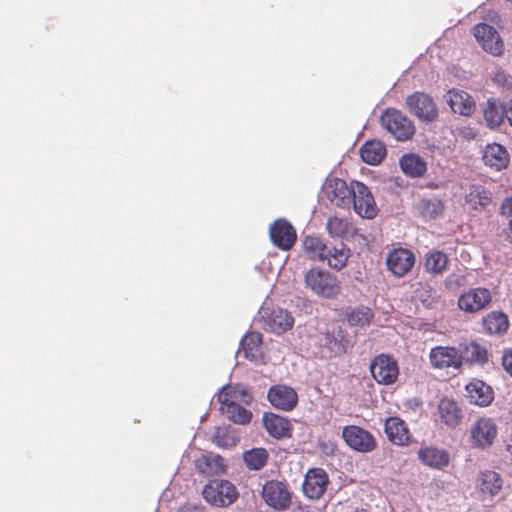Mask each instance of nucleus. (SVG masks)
Listing matches in <instances>:
<instances>
[{
	"instance_id": "a18cd8bd",
	"label": "nucleus",
	"mask_w": 512,
	"mask_h": 512,
	"mask_svg": "<svg viewBox=\"0 0 512 512\" xmlns=\"http://www.w3.org/2000/svg\"><path fill=\"white\" fill-rule=\"evenodd\" d=\"M503 369L512 377V349H506L501 358Z\"/></svg>"
},
{
	"instance_id": "9b49d317",
	"label": "nucleus",
	"mask_w": 512,
	"mask_h": 512,
	"mask_svg": "<svg viewBox=\"0 0 512 512\" xmlns=\"http://www.w3.org/2000/svg\"><path fill=\"white\" fill-rule=\"evenodd\" d=\"M502 486L503 479L499 473L484 470L477 475L475 493L481 501H491L501 491Z\"/></svg>"
},
{
	"instance_id": "2eb2a0df",
	"label": "nucleus",
	"mask_w": 512,
	"mask_h": 512,
	"mask_svg": "<svg viewBox=\"0 0 512 512\" xmlns=\"http://www.w3.org/2000/svg\"><path fill=\"white\" fill-rule=\"evenodd\" d=\"M272 243L281 250H290L296 240L295 228L285 219H278L270 226L269 230Z\"/></svg>"
},
{
	"instance_id": "79ce46f5",
	"label": "nucleus",
	"mask_w": 512,
	"mask_h": 512,
	"mask_svg": "<svg viewBox=\"0 0 512 512\" xmlns=\"http://www.w3.org/2000/svg\"><path fill=\"white\" fill-rule=\"evenodd\" d=\"M373 311L368 307H357L346 313L347 321L351 326L369 325L373 319Z\"/></svg>"
},
{
	"instance_id": "c03bdc74",
	"label": "nucleus",
	"mask_w": 512,
	"mask_h": 512,
	"mask_svg": "<svg viewBox=\"0 0 512 512\" xmlns=\"http://www.w3.org/2000/svg\"><path fill=\"white\" fill-rule=\"evenodd\" d=\"M244 462L252 470L261 469L267 462V450H246L243 454Z\"/></svg>"
},
{
	"instance_id": "0eeeda50",
	"label": "nucleus",
	"mask_w": 512,
	"mask_h": 512,
	"mask_svg": "<svg viewBox=\"0 0 512 512\" xmlns=\"http://www.w3.org/2000/svg\"><path fill=\"white\" fill-rule=\"evenodd\" d=\"M429 360L433 368L460 370L463 365L461 350L452 346H436L430 350Z\"/></svg>"
},
{
	"instance_id": "3c124183",
	"label": "nucleus",
	"mask_w": 512,
	"mask_h": 512,
	"mask_svg": "<svg viewBox=\"0 0 512 512\" xmlns=\"http://www.w3.org/2000/svg\"><path fill=\"white\" fill-rule=\"evenodd\" d=\"M508 229L511 233V239H510V242L512 243V218L510 219L509 223H508Z\"/></svg>"
},
{
	"instance_id": "ea45409f",
	"label": "nucleus",
	"mask_w": 512,
	"mask_h": 512,
	"mask_svg": "<svg viewBox=\"0 0 512 512\" xmlns=\"http://www.w3.org/2000/svg\"><path fill=\"white\" fill-rule=\"evenodd\" d=\"M419 459L426 465L434 468L446 466L449 455L445 450H419Z\"/></svg>"
},
{
	"instance_id": "e433bc0d",
	"label": "nucleus",
	"mask_w": 512,
	"mask_h": 512,
	"mask_svg": "<svg viewBox=\"0 0 512 512\" xmlns=\"http://www.w3.org/2000/svg\"><path fill=\"white\" fill-rule=\"evenodd\" d=\"M349 256L350 250L344 244H340V246L327 247L325 260L332 269L340 271L347 265Z\"/></svg>"
},
{
	"instance_id": "a211bd4d",
	"label": "nucleus",
	"mask_w": 512,
	"mask_h": 512,
	"mask_svg": "<svg viewBox=\"0 0 512 512\" xmlns=\"http://www.w3.org/2000/svg\"><path fill=\"white\" fill-rule=\"evenodd\" d=\"M218 401L220 411H223L238 404L250 405L253 401V395L244 387L226 385L220 390Z\"/></svg>"
},
{
	"instance_id": "393cba45",
	"label": "nucleus",
	"mask_w": 512,
	"mask_h": 512,
	"mask_svg": "<svg viewBox=\"0 0 512 512\" xmlns=\"http://www.w3.org/2000/svg\"><path fill=\"white\" fill-rule=\"evenodd\" d=\"M342 438L350 448H374L376 445L373 435L357 425L345 426Z\"/></svg>"
},
{
	"instance_id": "2f4dec72",
	"label": "nucleus",
	"mask_w": 512,
	"mask_h": 512,
	"mask_svg": "<svg viewBox=\"0 0 512 512\" xmlns=\"http://www.w3.org/2000/svg\"><path fill=\"white\" fill-rule=\"evenodd\" d=\"M440 419L449 427H456L462 420L461 409L454 400L444 398L438 405Z\"/></svg>"
},
{
	"instance_id": "37998d69",
	"label": "nucleus",
	"mask_w": 512,
	"mask_h": 512,
	"mask_svg": "<svg viewBox=\"0 0 512 512\" xmlns=\"http://www.w3.org/2000/svg\"><path fill=\"white\" fill-rule=\"evenodd\" d=\"M227 418L235 424L248 425L253 417L250 410L243 407V404L233 406V408H226L221 411Z\"/></svg>"
},
{
	"instance_id": "423d86ee",
	"label": "nucleus",
	"mask_w": 512,
	"mask_h": 512,
	"mask_svg": "<svg viewBox=\"0 0 512 512\" xmlns=\"http://www.w3.org/2000/svg\"><path fill=\"white\" fill-rule=\"evenodd\" d=\"M492 298V292L488 288H470L459 296L457 305L461 311L474 314L489 307Z\"/></svg>"
},
{
	"instance_id": "dca6fc26",
	"label": "nucleus",
	"mask_w": 512,
	"mask_h": 512,
	"mask_svg": "<svg viewBox=\"0 0 512 512\" xmlns=\"http://www.w3.org/2000/svg\"><path fill=\"white\" fill-rule=\"evenodd\" d=\"M267 398L274 408L282 411H291L298 403L297 392L292 387L282 384L271 386Z\"/></svg>"
},
{
	"instance_id": "c756f323",
	"label": "nucleus",
	"mask_w": 512,
	"mask_h": 512,
	"mask_svg": "<svg viewBox=\"0 0 512 512\" xmlns=\"http://www.w3.org/2000/svg\"><path fill=\"white\" fill-rule=\"evenodd\" d=\"M483 329L490 335H502L509 328L508 316L501 311H491L482 319Z\"/></svg>"
},
{
	"instance_id": "412c9836",
	"label": "nucleus",
	"mask_w": 512,
	"mask_h": 512,
	"mask_svg": "<svg viewBox=\"0 0 512 512\" xmlns=\"http://www.w3.org/2000/svg\"><path fill=\"white\" fill-rule=\"evenodd\" d=\"M465 391L469 402L480 407L489 406L495 398L493 388L480 379H472Z\"/></svg>"
},
{
	"instance_id": "4c0bfd02",
	"label": "nucleus",
	"mask_w": 512,
	"mask_h": 512,
	"mask_svg": "<svg viewBox=\"0 0 512 512\" xmlns=\"http://www.w3.org/2000/svg\"><path fill=\"white\" fill-rule=\"evenodd\" d=\"M444 203L438 198H423L419 201L417 209L423 218L432 220L444 212Z\"/></svg>"
},
{
	"instance_id": "a19ab883",
	"label": "nucleus",
	"mask_w": 512,
	"mask_h": 512,
	"mask_svg": "<svg viewBox=\"0 0 512 512\" xmlns=\"http://www.w3.org/2000/svg\"><path fill=\"white\" fill-rule=\"evenodd\" d=\"M326 229L332 238H344L350 232L351 222L348 218L332 216L327 220Z\"/></svg>"
},
{
	"instance_id": "c85d7f7f",
	"label": "nucleus",
	"mask_w": 512,
	"mask_h": 512,
	"mask_svg": "<svg viewBox=\"0 0 512 512\" xmlns=\"http://www.w3.org/2000/svg\"><path fill=\"white\" fill-rule=\"evenodd\" d=\"M387 438L398 446L410 444L411 434L406 423L399 417H389L385 422Z\"/></svg>"
},
{
	"instance_id": "cd10ccee",
	"label": "nucleus",
	"mask_w": 512,
	"mask_h": 512,
	"mask_svg": "<svg viewBox=\"0 0 512 512\" xmlns=\"http://www.w3.org/2000/svg\"><path fill=\"white\" fill-rule=\"evenodd\" d=\"M482 114L486 126L490 129H497L505 122L506 105L498 99L489 98L482 106Z\"/></svg>"
},
{
	"instance_id": "6e6552de",
	"label": "nucleus",
	"mask_w": 512,
	"mask_h": 512,
	"mask_svg": "<svg viewBox=\"0 0 512 512\" xmlns=\"http://www.w3.org/2000/svg\"><path fill=\"white\" fill-rule=\"evenodd\" d=\"M261 494L264 502L276 511H285L290 507L291 493L281 481H267L263 485Z\"/></svg>"
},
{
	"instance_id": "aec40b11",
	"label": "nucleus",
	"mask_w": 512,
	"mask_h": 512,
	"mask_svg": "<svg viewBox=\"0 0 512 512\" xmlns=\"http://www.w3.org/2000/svg\"><path fill=\"white\" fill-rule=\"evenodd\" d=\"M196 470L205 477L219 476L226 472L227 463L217 453L206 451L195 461Z\"/></svg>"
},
{
	"instance_id": "20e7f679",
	"label": "nucleus",
	"mask_w": 512,
	"mask_h": 512,
	"mask_svg": "<svg viewBox=\"0 0 512 512\" xmlns=\"http://www.w3.org/2000/svg\"><path fill=\"white\" fill-rule=\"evenodd\" d=\"M409 112L422 122L432 123L439 116L438 107L432 96L425 92H414L405 100Z\"/></svg>"
},
{
	"instance_id": "5701e85b",
	"label": "nucleus",
	"mask_w": 512,
	"mask_h": 512,
	"mask_svg": "<svg viewBox=\"0 0 512 512\" xmlns=\"http://www.w3.org/2000/svg\"><path fill=\"white\" fill-rule=\"evenodd\" d=\"M240 344L239 352H242L246 359L256 364L264 363L263 336L260 332L246 333Z\"/></svg>"
},
{
	"instance_id": "a878e982",
	"label": "nucleus",
	"mask_w": 512,
	"mask_h": 512,
	"mask_svg": "<svg viewBox=\"0 0 512 512\" xmlns=\"http://www.w3.org/2000/svg\"><path fill=\"white\" fill-rule=\"evenodd\" d=\"M328 476L326 472L319 468L310 469L303 483L304 494L311 499L320 498L326 490Z\"/></svg>"
},
{
	"instance_id": "f8f14e48",
	"label": "nucleus",
	"mask_w": 512,
	"mask_h": 512,
	"mask_svg": "<svg viewBox=\"0 0 512 512\" xmlns=\"http://www.w3.org/2000/svg\"><path fill=\"white\" fill-rule=\"evenodd\" d=\"M416 262L415 254L406 248H395L386 257V267L396 277L408 274Z\"/></svg>"
},
{
	"instance_id": "de8ad7c7",
	"label": "nucleus",
	"mask_w": 512,
	"mask_h": 512,
	"mask_svg": "<svg viewBox=\"0 0 512 512\" xmlns=\"http://www.w3.org/2000/svg\"><path fill=\"white\" fill-rule=\"evenodd\" d=\"M465 282V277L462 276V275H457V274H450L447 279H446V283L448 285H456V286H460L462 284H464Z\"/></svg>"
},
{
	"instance_id": "9d476101",
	"label": "nucleus",
	"mask_w": 512,
	"mask_h": 512,
	"mask_svg": "<svg viewBox=\"0 0 512 512\" xmlns=\"http://www.w3.org/2000/svg\"><path fill=\"white\" fill-rule=\"evenodd\" d=\"M473 34L484 51L493 56L503 54L504 43L494 27L486 23H480L474 26Z\"/></svg>"
},
{
	"instance_id": "1a4fd4ad",
	"label": "nucleus",
	"mask_w": 512,
	"mask_h": 512,
	"mask_svg": "<svg viewBox=\"0 0 512 512\" xmlns=\"http://www.w3.org/2000/svg\"><path fill=\"white\" fill-rule=\"evenodd\" d=\"M352 200L354 211L361 217L373 218L377 214V206L369 188L359 181L352 182Z\"/></svg>"
},
{
	"instance_id": "72a5a7b5",
	"label": "nucleus",
	"mask_w": 512,
	"mask_h": 512,
	"mask_svg": "<svg viewBox=\"0 0 512 512\" xmlns=\"http://www.w3.org/2000/svg\"><path fill=\"white\" fill-rule=\"evenodd\" d=\"M399 164L403 173L412 178L423 176L427 170L426 162L416 154L403 155Z\"/></svg>"
},
{
	"instance_id": "473e14b6",
	"label": "nucleus",
	"mask_w": 512,
	"mask_h": 512,
	"mask_svg": "<svg viewBox=\"0 0 512 512\" xmlns=\"http://www.w3.org/2000/svg\"><path fill=\"white\" fill-rule=\"evenodd\" d=\"M360 155L365 163L377 165L385 158L386 147L381 141L370 140L363 144Z\"/></svg>"
},
{
	"instance_id": "f3484780",
	"label": "nucleus",
	"mask_w": 512,
	"mask_h": 512,
	"mask_svg": "<svg viewBox=\"0 0 512 512\" xmlns=\"http://www.w3.org/2000/svg\"><path fill=\"white\" fill-rule=\"evenodd\" d=\"M352 193V183L349 186L346 181L339 178L331 179L325 187L326 197L340 208H350Z\"/></svg>"
},
{
	"instance_id": "ddd939ff",
	"label": "nucleus",
	"mask_w": 512,
	"mask_h": 512,
	"mask_svg": "<svg viewBox=\"0 0 512 512\" xmlns=\"http://www.w3.org/2000/svg\"><path fill=\"white\" fill-rule=\"evenodd\" d=\"M471 439L478 448L490 447L498 435V427L491 418H479L471 427Z\"/></svg>"
},
{
	"instance_id": "f704fd0d",
	"label": "nucleus",
	"mask_w": 512,
	"mask_h": 512,
	"mask_svg": "<svg viewBox=\"0 0 512 512\" xmlns=\"http://www.w3.org/2000/svg\"><path fill=\"white\" fill-rule=\"evenodd\" d=\"M449 265V258L446 253L433 250L426 254L424 268L426 272L432 275L443 274Z\"/></svg>"
},
{
	"instance_id": "c9c22d12",
	"label": "nucleus",
	"mask_w": 512,
	"mask_h": 512,
	"mask_svg": "<svg viewBox=\"0 0 512 512\" xmlns=\"http://www.w3.org/2000/svg\"><path fill=\"white\" fill-rule=\"evenodd\" d=\"M305 255L312 260H325L327 246L320 237L305 236L302 241Z\"/></svg>"
},
{
	"instance_id": "09e8293b",
	"label": "nucleus",
	"mask_w": 512,
	"mask_h": 512,
	"mask_svg": "<svg viewBox=\"0 0 512 512\" xmlns=\"http://www.w3.org/2000/svg\"><path fill=\"white\" fill-rule=\"evenodd\" d=\"M509 76L504 73L503 71H498L495 73L493 79L495 82L504 85L506 82H508Z\"/></svg>"
},
{
	"instance_id": "8fccbe9b",
	"label": "nucleus",
	"mask_w": 512,
	"mask_h": 512,
	"mask_svg": "<svg viewBox=\"0 0 512 512\" xmlns=\"http://www.w3.org/2000/svg\"><path fill=\"white\" fill-rule=\"evenodd\" d=\"M506 119L508 120L509 124L512 126V98L506 105Z\"/></svg>"
},
{
	"instance_id": "4be33fe9",
	"label": "nucleus",
	"mask_w": 512,
	"mask_h": 512,
	"mask_svg": "<svg viewBox=\"0 0 512 512\" xmlns=\"http://www.w3.org/2000/svg\"><path fill=\"white\" fill-rule=\"evenodd\" d=\"M492 199V192L482 184H470L464 193L465 205L474 211L485 210L492 203Z\"/></svg>"
},
{
	"instance_id": "bb28decb",
	"label": "nucleus",
	"mask_w": 512,
	"mask_h": 512,
	"mask_svg": "<svg viewBox=\"0 0 512 512\" xmlns=\"http://www.w3.org/2000/svg\"><path fill=\"white\" fill-rule=\"evenodd\" d=\"M482 158L485 165L495 171L507 168L510 163V155L507 149L498 143L486 145Z\"/></svg>"
},
{
	"instance_id": "49530a36",
	"label": "nucleus",
	"mask_w": 512,
	"mask_h": 512,
	"mask_svg": "<svg viewBox=\"0 0 512 512\" xmlns=\"http://www.w3.org/2000/svg\"><path fill=\"white\" fill-rule=\"evenodd\" d=\"M500 214L512 219V196L503 199L500 206Z\"/></svg>"
},
{
	"instance_id": "f03ea898",
	"label": "nucleus",
	"mask_w": 512,
	"mask_h": 512,
	"mask_svg": "<svg viewBox=\"0 0 512 512\" xmlns=\"http://www.w3.org/2000/svg\"><path fill=\"white\" fill-rule=\"evenodd\" d=\"M202 495L206 502L216 507L232 505L239 497L234 484L227 480H214L205 485Z\"/></svg>"
},
{
	"instance_id": "4468645a",
	"label": "nucleus",
	"mask_w": 512,
	"mask_h": 512,
	"mask_svg": "<svg viewBox=\"0 0 512 512\" xmlns=\"http://www.w3.org/2000/svg\"><path fill=\"white\" fill-rule=\"evenodd\" d=\"M262 319L264 329L278 335L290 330L294 324V318L291 314L281 308L263 310Z\"/></svg>"
},
{
	"instance_id": "39448f33",
	"label": "nucleus",
	"mask_w": 512,
	"mask_h": 512,
	"mask_svg": "<svg viewBox=\"0 0 512 512\" xmlns=\"http://www.w3.org/2000/svg\"><path fill=\"white\" fill-rule=\"evenodd\" d=\"M370 372L378 384L391 385L395 383L399 376V366L397 361L390 355L379 354L375 356L370 363Z\"/></svg>"
},
{
	"instance_id": "6ab92c4d",
	"label": "nucleus",
	"mask_w": 512,
	"mask_h": 512,
	"mask_svg": "<svg viewBox=\"0 0 512 512\" xmlns=\"http://www.w3.org/2000/svg\"><path fill=\"white\" fill-rule=\"evenodd\" d=\"M450 109L461 116H471L476 108L474 98L466 91L452 88L445 95Z\"/></svg>"
},
{
	"instance_id": "f257e3e1",
	"label": "nucleus",
	"mask_w": 512,
	"mask_h": 512,
	"mask_svg": "<svg viewBox=\"0 0 512 512\" xmlns=\"http://www.w3.org/2000/svg\"><path fill=\"white\" fill-rule=\"evenodd\" d=\"M304 283L311 293L324 299H336L342 291L341 281L337 275L316 267L306 271Z\"/></svg>"
},
{
	"instance_id": "b1692460",
	"label": "nucleus",
	"mask_w": 512,
	"mask_h": 512,
	"mask_svg": "<svg viewBox=\"0 0 512 512\" xmlns=\"http://www.w3.org/2000/svg\"><path fill=\"white\" fill-rule=\"evenodd\" d=\"M262 422L267 433L276 439L288 438L292 435L293 426L290 420L273 412H265Z\"/></svg>"
},
{
	"instance_id": "58836bf2",
	"label": "nucleus",
	"mask_w": 512,
	"mask_h": 512,
	"mask_svg": "<svg viewBox=\"0 0 512 512\" xmlns=\"http://www.w3.org/2000/svg\"><path fill=\"white\" fill-rule=\"evenodd\" d=\"M461 353L467 362L481 365L488 362V350L477 342L472 341L465 344Z\"/></svg>"
},
{
	"instance_id": "7c9ffc66",
	"label": "nucleus",
	"mask_w": 512,
	"mask_h": 512,
	"mask_svg": "<svg viewBox=\"0 0 512 512\" xmlns=\"http://www.w3.org/2000/svg\"><path fill=\"white\" fill-rule=\"evenodd\" d=\"M212 442L220 448H232L240 442V432L231 425H223L215 428Z\"/></svg>"
},
{
	"instance_id": "7ed1b4c3",
	"label": "nucleus",
	"mask_w": 512,
	"mask_h": 512,
	"mask_svg": "<svg viewBox=\"0 0 512 512\" xmlns=\"http://www.w3.org/2000/svg\"><path fill=\"white\" fill-rule=\"evenodd\" d=\"M381 123L398 141H406L415 134L413 122L402 112L393 108L384 111Z\"/></svg>"
}]
</instances>
